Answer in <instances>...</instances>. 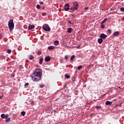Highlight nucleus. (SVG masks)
Returning a JSON list of instances; mask_svg holds the SVG:
<instances>
[{"label":"nucleus","mask_w":124,"mask_h":124,"mask_svg":"<svg viewBox=\"0 0 124 124\" xmlns=\"http://www.w3.org/2000/svg\"><path fill=\"white\" fill-rule=\"evenodd\" d=\"M42 71L40 69H36L35 72L33 73L31 75V79L34 82H38L41 79Z\"/></svg>","instance_id":"1"},{"label":"nucleus","mask_w":124,"mask_h":124,"mask_svg":"<svg viewBox=\"0 0 124 124\" xmlns=\"http://www.w3.org/2000/svg\"><path fill=\"white\" fill-rule=\"evenodd\" d=\"M73 7L71 8L70 9L72 10V11H74V10H77L79 8V4L78 2L75 1L73 2Z\"/></svg>","instance_id":"2"},{"label":"nucleus","mask_w":124,"mask_h":124,"mask_svg":"<svg viewBox=\"0 0 124 124\" xmlns=\"http://www.w3.org/2000/svg\"><path fill=\"white\" fill-rule=\"evenodd\" d=\"M13 19H11L8 22V27L10 31L14 30V22H13Z\"/></svg>","instance_id":"3"},{"label":"nucleus","mask_w":124,"mask_h":124,"mask_svg":"<svg viewBox=\"0 0 124 124\" xmlns=\"http://www.w3.org/2000/svg\"><path fill=\"white\" fill-rule=\"evenodd\" d=\"M43 29L46 31H51V28H50V27L48 24H45L43 25Z\"/></svg>","instance_id":"4"},{"label":"nucleus","mask_w":124,"mask_h":124,"mask_svg":"<svg viewBox=\"0 0 124 124\" xmlns=\"http://www.w3.org/2000/svg\"><path fill=\"white\" fill-rule=\"evenodd\" d=\"M64 9H65V11L69 10V3H67L64 5Z\"/></svg>","instance_id":"5"},{"label":"nucleus","mask_w":124,"mask_h":124,"mask_svg":"<svg viewBox=\"0 0 124 124\" xmlns=\"http://www.w3.org/2000/svg\"><path fill=\"white\" fill-rule=\"evenodd\" d=\"M100 38H102V39H105L107 38V35H105V34H104V33H102L100 35Z\"/></svg>","instance_id":"6"},{"label":"nucleus","mask_w":124,"mask_h":124,"mask_svg":"<svg viewBox=\"0 0 124 124\" xmlns=\"http://www.w3.org/2000/svg\"><path fill=\"white\" fill-rule=\"evenodd\" d=\"M1 117L2 119H7L8 118V114H5L4 113H3L1 114Z\"/></svg>","instance_id":"7"},{"label":"nucleus","mask_w":124,"mask_h":124,"mask_svg":"<svg viewBox=\"0 0 124 124\" xmlns=\"http://www.w3.org/2000/svg\"><path fill=\"white\" fill-rule=\"evenodd\" d=\"M45 62H50V61H51V57L47 56L46 57H45Z\"/></svg>","instance_id":"8"},{"label":"nucleus","mask_w":124,"mask_h":124,"mask_svg":"<svg viewBox=\"0 0 124 124\" xmlns=\"http://www.w3.org/2000/svg\"><path fill=\"white\" fill-rule=\"evenodd\" d=\"M120 34V32L119 31H115L113 33V36H118Z\"/></svg>","instance_id":"9"},{"label":"nucleus","mask_w":124,"mask_h":124,"mask_svg":"<svg viewBox=\"0 0 124 124\" xmlns=\"http://www.w3.org/2000/svg\"><path fill=\"white\" fill-rule=\"evenodd\" d=\"M35 27V26H34V25H32L29 26L28 27V29L29 30H32L33 29H34Z\"/></svg>","instance_id":"10"},{"label":"nucleus","mask_w":124,"mask_h":124,"mask_svg":"<svg viewBox=\"0 0 124 124\" xmlns=\"http://www.w3.org/2000/svg\"><path fill=\"white\" fill-rule=\"evenodd\" d=\"M106 105H112V102L107 101L106 102Z\"/></svg>","instance_id":"11"},{"label":"nucleus","mask_w":124,"mask_h":124,"mask_svg":"<svg viewBox=\"0 0 124 124\" xmlns=\"http://www.w3.org/2000/svg\"><path fill=\"white\" fill-rule=\"evenodd\" d=\"M103 41V40L102 38H100L98 39V42L99 43V44H101L102 43V42Z\"/></svg>","instance_id":"12"},{"label":"nucleus","mask_w":124,"mask_h":124,"mask_svg":"<svg viewBox=\"0 0 124 124\" xmlns=\"http://www.w3.org/2000/svg\"><path fill=\"white\" fill-rule=\"evenodd\" d=\"M72 28H68L67 29V32H68L69 33H71V32H72Z\"/></svg>","instance_id":"13"},{"label":"nucleus","mask_w":124,"mask_h":124,"mask_svg":"<svg viewBox=\"0 0 124 124\" xmlns=\"http://www.w3.org/2000/svg\"><path fill=\"white\" fill-rule=\"evenodd\" d=\"M54 45H55V46H58V45H59V41L58 40L55 41L54 42Z\"/></svg>","instance_id":"14"},{"label":"nucleus","mask_w":124,"mask_h":124,"mask_svg":"<svg viewBox=\"0 0 124 124\" xmlns=\"http://www.w3.org/2000/svg\"><path fill=\"white\" fill-rule=\"evenodd\" d=\"M48 50H54L55 49V46H50L48 47Z\"/></svg>","instance_id":"15"},{"label":"nucleus","mask_w":124,"mask_h":124,"mask_svg":"<svg viewBox=\"0 0 124 124\" xmlns=\"http://www.w3.org/2000/svg\"><path fill=\"white\" fill-rule=\"evenodd\" d=\"M108 18H106L105 19H104L101 23V25L104 24V23H105V22H106V21H107Z\"/></svg>","instance_id":"16"},{"label":"nucleus","mask_w":124,"mask_h":124,"mask_svg":"<svg viewBox=\"0 0 124 124\" xmlns=\"http://www.w3.org/2000/svg\"><path fill=\"white\" fill-rule=\"evenodd\" d=\"M43 62V58H42L40 59L39 64H42Z\"/></svg>","instance_id":"17"},{"label":"nucleus","mask_w":124,"mask_h":124,"mask_svg":"<svg viewBox=\"0 0 124 124\" xmlns=\"http://www.w3.org/2000/svg\"><path fill=\"white\" fill-rule=\"evenodd\" d=\"M65 78H66V79H69V78H70V76L66 74L65 75Z\"/></svg>","instance_id":"18"},{"label":"nucleus","mask_w":124,"mask_h":124,"mask_svg":"<svg viewBox=\"0 0 124 124\" xmlns=\"http://www.w3.org/2000/svg\"><path fill=\"white\" fill-rule=\"evenodd\" d=\"M6 119V120L5 121L7 123H9V122H10V121H11V118H7Z\"/></svg>","instance_id":"19"},{"label":"nucleus","mask_w":124,"mask_h":124,"mask_svg":"<svg viewBox=\"0 0 124 124\" xmlns=\"http://www.w3.org/2000/svg\"><path fill=\"white\" fill-rule=\"evenodd\" d=\"M33 59H34V57H33L32 55H30L29 60H32Z\"/></svg>","instance_id":"20"},{"label":"nucleus","mask_w":124,"mask_h":124,"mask_svg":"<svg viewBox=\"0 0 124 124\" xmlns=\"http://www.w3.org/2000/svg\"><path fill=\"white\" fill-rule=\"evenodd\" d=\"M108 32L109 33V34H111V33H112V30L110 29L108 30Z\"/></svg>","instance_id":"21"},{"label":"nucleus","mask_w":124,"mask_h":124,"mask_svg":"<svg viewBox=\"0 0 124 124\" xmlns=\"http://www.w3.org/2000/svg\"><path fill=\"white\" fill-rule=\"evenodd\" d=\"M41 6L40 5H39V4H37L36 5V8L38 9H40Z\"/></svg>","instance_id":"22"},{"label":"nucleus","mask_w":124,"mask_h":124,"mask_svg":"<svg viewBox=\"0 0 124 124\" xmlns=\"http://www.w3.org/2000/svg\"><path fill=\"white\" fill-rule=\"evenodd\" d=\"M75 58V55H72L71 57V61H72L74 58Z\"/></svg>","instance_id":"23"},{"label":"nucleus","mask_w":124,"mask_h":124,"mask_svg":"<svg viewBox=\"0 0 124 124\" xmlns=\"http://www.w3.org/2000/svg\"><path fill=\"white\" fill-rule=\"evenodd\" d=\"M21 115H22V116H25V115H26V112L22 111L21 112Z\"/></svg>","instance_id":"24"},{"label":"nucleus","mask_w":124,"mask_h":124,"mask_svg":"<svg viewBox=\"0 0 124 124\" xmlns=\"http://www.w3.org/2000/svg\"><path fill=\"white\" fill-rule=\"evenodd\" d=\"M82 67H83V66L82 65H80L78 67V70H80V69H81V68H82Z\"/></svg>","instance_id":"25"},{"label":"nucleus","mask_w":124,"mask_h":124,"mask_svg":"<svg viewBox=\"0 0 124 124\" xmlns=\"http://www.w3.org/2000/svg\"><path fill=\"white\" fill-rule=\"evenodd\" d=\"M41 54H42V52L41 51H38L37 54H38L39 56H40V55H41Z\"/></svg>","instance_id":"26"},{"label":"nucleus","mask_w":124,"mask_h":124,"mask_svg":"<svg viewBox=\"0 0 124 124\" xmlns=\"http://www.w3.org/2000/svg\"><path fill=\"white\" fill-rule=\"evenodd\" d=\"M120 10L122 12H124V7H122L120 8Z\"/></svg>","instance_id":"27"},{"label":"nucleus","mask_w":124,"mask_h":124,"mask_svg":"<svg viewBox=\"0 0 124 124\" xmlns=\"http://www.w3.org/2000/svg\"><path fill=\"white\" fill-rule=\"evenodd\" d=\"M101 108V106H97L96 107V109H100Z\"/></svg>","instance_id":"28"},{"label":"nucleus","mask_w":124,"mask_h":124,"mask_svg":"<svg viewBox=\"0 0 124 124\" xmlns=\"http://www.w3.org/2000/svg\"><path fill=\"white\" fill-rule=\"evenodd\" d=\"M101 28L102 29H104V28H105V26L104 25H103V24H102V25H101Z\"/></svg>","instance_id":"29"},{"label":"nucleus","mask_w":124,"mask_h":124,"mask_svg":"<svg viewBox=\"0 0 124 124\" xmlns=\"http://www.w3.org/2000/svg\"><path fill=\"white\" fill-rule=\"evenodd\" d=\"M7 53L8 54H10V53H11V49H8Z\"/></svg>","instance_id":"30"},{"label":"nucleus","mask_w":124,"mask_h":124,"mask_svg":"<svg viewBox=\"0 0 124 124\" xmlns=\"http://www.w3.org/2000/svg\"><path fill=\"white\" fill-rule=\"evenodd\" d=\"M2 38V34L0 33V40Z\"/></svg>","instance_id":"31"},{"label":"nucleus","mask_w":124,"mask_h":124,"mask_svg":"<svg viewBox=\"0 0 124 124\" xmlns=\"http://www.w3.org/2000/svg\"><path fill=\"white\" fill-rule=\"evenodd\" d=\"M46 15H47V14H46L45 13H44L42 14L43 16H46Z\"/></svg>","instance_id":"32"},{"label":"nucleus","mask_w":124,"mask_h":124,"mask_svg":"<svg viewBox=\"0 0 124 124\" xmlns=\"http://www.w3.org/2000/svg\"><path fill=\"white\" fill-rule=\"evenodd\" d=\"M40 4L42 5L44 4V2L41 1V2H40Z\"/></svg>","instance_id":"33"},{"label":"nucleus","mask_w":124,"mask_h":124,"mask_svg":"<svg viewBox=\"0 0 124 124\" xmlns=\"http://www.w3.org/2000/svg\"><path fill=\"white\" fill-rule=\"evenodd\" d=\"M65 60H67L68 59V56H67V55H66L65 56Z\"/></svg>","instance_id":"34"},{"label":"nucleus","mask_w":124,"mask_h":124,"mask_svg":"<svg viewBox=\"0 0 124 124\" xmlns=\"http://www.w3.org/2000/svg\"><path fill=\"white\" fill-rule=\"evenodd\" d=\"M29 85V83H26L25 84V87H27V86H28Z\"/></svg>","instance_id":"35"},{"label":"nucleus","mask_w":124,"mask_h":124,"mask_svg":"<svg viewBox=\"0 0 124 124\" xmlns=\"http://www.w3.org/2000/svg\"><path fill=\"white\" fill-rule=\"evenodd\" d=\"M89 9V7H86L85 8V10H88Z\"/></svg>","instance_id":"36"},{"label":"nucleus","mask_w":124,"mask_h":124,"mask_svg":"<svg viewBox=\"0 0 124 124\" xmlns=\"http://www.w3.org/2000/svg\"><path fill=\"white\" fill-rule=\"evenodd\" d=\"M31 105H33V104H34V102L32 101V102H31Z\"/></svg>","instance_id":"37"},{"label":"nucleus","mask_w":124,"mask_h":124,"mask_svg":"<svg viewBox=\"0 0 124 124\" xmlns=\"http://www.w3.org/2000/svg\"><path fill=\"white\" fill-rule=\"evenodd\" d=\"M11 77H14V74H11Z\"/></svg>","instance_id":"38"},{"label":"nucleus","mask_w":124,"mask_h":124,"mask_svg":"<svg viewBox=\"0 0 124 124\" xmlns=\"http://www.w3.org/2000/svg\"><path fill=\"white\" fill-rule=\"evenodd\" d=\"M59 11H62V8H59Z\"/></svg>","instance_id":"39"},{"label":"nucleus","mask_w":124,"mask_h":124,"mask_svg":"<svg viewBox=\"0 0 124 124\" xmlns=\"http://www.w3.org/2000/svg\"><path fill=\"white\" fill-rule=\"evenodd\" d=\"M44 87V86L43 85H40V87H41V88H43Z\"/></svg>","instance_id":"40"},{"label":"nucleus","mask_w":124,"mask_h":124,"mask_svg":"<svg viewBox=\"0 0 124 124\" xmlns=\"http://www.w3.org/2000/svg\"><path fill=\"white\" fill-rule=\"evenodd\" d=\"M42 9H45V6L43 7L42 8Z\"/></svg>","instance_id":"41"},{"label":"nucleus","mask_w":124,"mask_h":124,"mask_svg":"<svg viewBox=\"0 0 124 124\" xmlns=\"http://www.w3.org/2000/svg\"><path fill=\"white\" fill-rule=\"evenodd\" d=\"M68 22H69V24H72V23H71V21H68Z\"/></svg>","instance_id":"42"},{"label":"nucleus","mask_w":124,"mask_h":124,"mask_svg":"<svg viewBox=\"0 0 124 124\" xmlns=\"http://www.w3.org/2000/svg\"><path fill=\"white\" fill-rule=\"evenodd\" d=\"M72 17H74V15H72Z\"/></svg>","instance_id":"43"},{"label":"nucleus","mask_w":124,"mask_h":124,"mask_svg":"<svg viewBox=\"0 0 124 124\" xmlns=\"http://www.w3.org/2000/svg\"><path fill=\"white\" fill-rule=\"evenodd\" d=\"M2 98V96L0 97V99H1Z\"/></svg>","instance_id":"44"},{"label":"nucleus","mask_w":124,"mask_h":124,"mask_svg":"<svg viewBox=\"0 0 124 124\" xmlns=\"http://www.w3.org/2000/svg\"><path fill=\"white\" fill-rule=\"evenodd\" d=\"M118 88H119V89H120V88H121V87H119Z\"/></svg>","instance_id":"45"},{"label":"nucleus","mask_w":124,"mask_h":124,"mask_svg":"<svg viewBox=\"0 0 124 124\" xmlns=\"http://www.w3.org/2000/svg\"><path fill=\"white\" fill-rule=\"evenodd\" d=\"M68 66H69L67 65V66H66V67H67Z\"/></svg>","instance_id":"46"},{"label":"nucleus","mask_w":124,"mask_h":124,"mask_svg":"<svg viewBox=\"0 0 124 124\" xmlns=\"http://www.w3.org/2000/svg\"><path fill=\"white\" fill-rule=\"evenodd\" d=\"M115 101H116V99H114Z\"/></svg>","instance_id":"47"}]
</instances>
